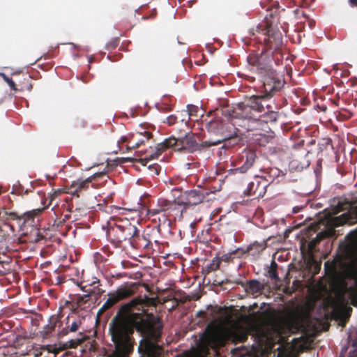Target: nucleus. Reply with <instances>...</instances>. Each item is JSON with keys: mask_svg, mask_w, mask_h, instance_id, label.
<instances>
[{"mask_svg": "<svg viewBox=\"0 0 357 357\" xmlns=\"http://www.w3.org/2000/svg\"><path fill=\"white\" fill-rule=\"evenodd\" d=\"M154 298L139 296L122 305L109 324V334L114 351L107 357H129L135 344L136 330L143 337L138 347L140 357H163V348L159 345L162 324L146 307L154 305Z\"/></svg>", "mask_w": 357, "mask_h": 357, "instance_id": "f257e3e1", "label": "nucleus"}, {"mask_svg": "<svg viewBox=\"0 0 357 357\" xmlns=\"http://www.w3.org/2000/svg\"><path fill=\"white\" fill-rule=\"evenodd\" d=\"M282 86L280 79L268 77L263 81L261 95L251 96L238 105L240 114L243 119V124L239 125L243 130L237 129L239 134H243L244 130H257L263 123L277 121L280 105L276 102L275 96Z\"/></svg>", "mask_w": 357, "mask_h": 357, "instance_id": "f03ea898", "label": "nucleus"}, {"mask_svg": "<svg viewBox=\"0 0 357 357\" xmlns=\"http://www.w3.org/2000/svg\"><path fill=\"white\" fill-rule=\"evenodd\" d=\"M214 312L220 315L209 322L202 337V342L207 348L217 351L224 347L228 341L235 344L244 342L248 340V333L245 330H225L220 324L223 322V309L215 307Z\"/></svg>", "mask_w": 357, "mask_h": 357, "instance_id": "7ed1b4c3", "label": "nucleus"}, {"mask_svg": "<svg viewBox=\"0 0 357 357\" xmlns=\"http://www.w3.org/2000/svg\"><path fill=\"white\" fill-rule=\"evenodd\" d=\"M251 40L259 43L262 49L276 57L280 61L282 56L280 50L283 45V37L281 31L276 25L267 18L258 24L255 29L249 31Z\"/></svg>", "mask_w": 357, "mask_h": 357, "instance_id": "20e7f679", "label": "nucleus"}, {"mask_svg": "<svg viewBox=\"0 0 357 357\" xmlns=\"http://www.w3.org/2000/svg\"><path fill=\"white\" fill-rule=\"evenodd\" d=\"M357 203V191L354 194L351 201L339 202L336 208L335 213L346 211L342 215L335 217L331 220L332 227H328L324 231L317 234L314 241L319 243L326 238L336 236V231L334 227L342 225L344 224L354 225L357 222V206L354 204Z\"/></svg>", "mask_w": 357, "mask_h": 357, "instance_id": "39448f33", "label": "nucleus"}, {"mask_svg": "<svg viewBox=\"0 0 357 357\" xmlns=\"http://www.w3.org/2000/svg\"><path fill=\"white\" fill-rule=\"evenodd\" d=\"M173 148L174 150L181 151L185 150L188 152L192 153L203 147L202 143L199 144L194 135H185L184 137L175 138L171 137L166 139L162 143H159L155 147V151L150 155H147L145 158L139 159V162L146 166L148 162L151 159L158 158L161 153L168 148Z\"/></svg>", "mask_w": 357, "mask_h": 357, "instance_id": "423d86ee", "label": "nucleus"}, {"mask_svg": "<svg viewBox=\"0 0 357 357\" xmlns=\"http://www.w3.org/2000/svg\"><path fill=\"white\" fill-rule=\"evenodd\" d=\"M274 60L277 65H279V61H277L276 57L265 51L264 49L261 50H251L248 56L247 61L248 66L251 71L256 73L262 76H265V80L268 77H275V70L273 69L271 63Z\"/></svg>", "mask_w": 357, "mask_h": 357, "instance_id": "0eeeda50", "label": "nucleus"}, {"mask_svg": "<svg viewBox=\"0 0 357 357\" xmlns=\"http://www.w3.org/2000/svg\"><path fill=\"white\" fill-rule=\"evenodd\" d=\"M136 292V287L133 284H126L119 287L116 291L108 293V298L99 309L97 315L101 316L107 310L112 309L120 301L133 296Z\"/></svg>", "mask_w": 357, "mask_h": 357, "instance_id": "6e6552de", "label": "nucleus"}, {"mask_svg": "<svg viewBox=\"0 0 357 357\" xmlns=\"http://www.w3.org/2000/svg\"><path fill=\"white\" fill-rule=\"evenodd\" d=\"M225 124L222 121L215 119L211 120L206 124V128L208 132L215 135L218 138L215 139H208L202 142L203 146H216L222 142H226L232 139L231 135H225Z\"/></svg>", "mask_w": 357, "mask_h": 357, "instance_id": "1a4fd4ad", "label": "nucleus"}, {"mask_svg": "<svg viewBox=\"0 0 357 357\" xmlns=\"http://www.w3.org/2000/svg\"><path fill=\"white\" fill-rule=\"evenodd\" d=\"M105 174V172H98L86 179H77L73 181L68 187V193L77 197L83 196L89 190L96 188L95 184L93 183V181L102 177Z\"/></svg>", "mask_w": 357, "mask_h": 357, "instance_id": "9d476101", "label": "nucleus"}, {"mask_svg": "<svg viewBox=\"0 0 357 357\" xmlns=\"http://www.w3.org/2000/svg\"><path fill=\"white\" fill-rule=\"evenodd\" d=\"M258 158L255 151L251 149H245L241 154L240 162L241 165L235 169L229 170V174H235L236 173H246L257 162Z\"/></svg>", "mask_w": 357, "mask_h": 357, "instance_id": "9b49d317", "label": "nucleus"}, {"mask_svg": "<svg viewBox=\"0 0 357 357\" xmlns=\"http://www.w3.org/2000/svg\"><path fill=\"white\" fill-rule=\"evenodd\" d=\"M122 225L123 219L121 218H114L108 222L107 237L108 240L116 246H119L123 242Z\"/></svg>", "mask_w": 357, "mask_h": 357, "instance_id": "f8f14e48", "label": "nucleus"}, {"mask_svg": "<svg viewBox=\"0 0 357 357\" xmlns=\"http://www.w3.org/2000/svg\"><path fill=\"white\" fill-rule=\"evenodd\" d=\"M211 193L208 192L204 189L192 190L185 191L179 198L187 208L188 206H195L203 202L206 199V196Z\"/></svg>", "mask_w": 357, "mask_h": 357, "instance_id": "ddd939ff", "label": "nucleus"}, {"mask_svg": "<svg viewBox=\"0 0 357 357\" xmlns=\"http://www.w3.org/2000/svg\"><path fill=\"white\" fill-rule=\"evenodd\" d=\"M268 186V183L266 181L260 176H255L254 180L249 183L244 194L259 199L264 196Z\"/></svg>", "mask_w": 357, "mask_h": 357, "instance_id": "4468645a", "label": "nucleus"}, {"mask_svg": "<svg viewBox=\"0 0 357 357\" xmlns=\"http://www.w3.org/2000/svg\"><path fill=\"white\" fill-rule=\"evenodd\" d=\"M100 286V280L97 278H93L91 282L89 281H83L79 284L81 289L87 293L86 295L81 297L78 300V303L80 304L81 302L84 301L85 298L89 297L91 295H94L97 297H100L104 292L105 290L99 287Z\"/></svg>", "mask_w": 357, "mask_h": 357, "instance_id": "2eb2a0df", "label": "nucleus"}, {"mask_svg": "<svg viewBox=\"0 0 357 357\" xmlns=\"http://www.w3.org/2000/svg\"><path fill=\"white\" fill-rule=\"evenodd\" d=\"M61 209H63V211L60 213L59 211L60 210L59 206H55L52 208L54 215V217H52L53 222L52 224V230L62 226L63 222L70 218V215L69 213L63 214L65 210L68 213L71 212L72 210V208L68 204V199H66V203L61 205Z\"/></svg>", "mask_w": 357, "mask_h": 357, "instance_id": "dca6fc26", "label": "nucleus"}, {"mask_svg": "<svg viewBox=\"0 0 357 357\" xmlns=\"http://www.w3.org/2000/svg\"><path fill=\"white\" fill-rule=\"evenodd\" d=\"M151 137L152 134L150 132L145 131L144 134L141 132L132 134L129 139L127 137H122L121 141L128 142V149H135L148 141Z\"/></svg>", "mask_w": 357, "mask_h": 357, "instance_id": "f3484780", "label": "nucleus"}, {"mask_svg": "<svg viewBox=\"0 0 357 357\" xmlns=\"http://www.w3.org/2000/svg\"><path fill=\"white\" fill-rule=\"evenodd\" d=\"M170 203V201L160 199L158 200V205L155 208L149 209L148 214L150 215V217L161 215V217L158 218L159 221H161L162 218L163 222H165L167 220L166 215L168 213Z\"/></svg>", "mask_w": 357, "mask_h": 357, "instance_id": "a211bd4d", "label": "nucleus"}, {"mask_svg": "<svg viewBox=\"0 0 357 357\" xmlns=\"http://www.w3.org/2000/svg\"><path fill=\"white\" fill-rule=\"evenodd\" d=\"M186 210L185 206L181 202L180 198L178 201L171 202L169 206V211L167 216V220L171 221L172 220H181L183 218V213Z\"/></svg>", "mask_w": 357, "mask_h": 357, "instance_id": "6ab92c4d", "label": "nucleus"}, {"mask_svg": "<svg viewBox=\"0 0 357 357\" xmlns=\"http://www.w3.org/2000/svg\"><path fill=\"white\" fill-rule=\"evenodd\" d=\"M121 229H123V241H128L130 244L132 243L134 238H136V235L139 230L132 225L130 221L127 219H123V225L121 226Z\"/></svg>", "mask_w": 357, "mask_h": 357, "instance_id": "aec40b11", "label": "nucleus"}, {"mask_svg": "<svg viewBox=\"0 0 357 357\" xmlns=\"http://www.w3.org/2000/svg\"><path fill=\"white\" fill-rule=\"evenodd\" d=\"M45 208H37L21 215V220L22 225L24 226H34L36 225V218L42 213Z\"/></svg>", "mask_w": 357, "mask_h": 357, "instance_id": "412c9836", "label": "nucleus"}, {"mask_svg": "<svg viewBox=\"0 0 357 357\" xmlns=\"http://www.w3.org/2000/svg\"><path fill=\"white\" fill-rule=\"evenodd\" d=\"M264 174L260 176L261 178L268 183V185L273 182L276 178L280 176H284V174L277 167H271L263 171Z\"/></svg>", "mask_w": 357, "mask_h": 357, "instance_id": "4be33fe9", "label": "nucleus"}, {"mask_svg": "<svg viewBox=\"0 0 357 357\" xmlns=\"http://www.w3.org/2000/svg\"><path fill=\"white\" fill-rule=\"evenodd\" d=\"M67 324V328L62 329L61 335H66L69 332L77 331L82 324V320L79 317H68Z\"/></svg>", "mask_w": 357, "mask_h": 357, "instance_id": "5701e85b", "label": "nucleus"}, {"mask_svg": "<svg viewBox=\"0 0 357 357\" xmlns=\"http://www.w3.org/2000/svg\"><path fill=\"white\" fill-rule=\"evenodd\" d=\"M349 340L352 343V349L350 350L348 357H357V331L349 334ZM347 349V347H343L340 357H345Z\"/></svg>", "mask_w": 357, "mask_h": 357, "instance_id": "b1692460", "label": "nucleus"}, {"mask_svg": "<svg viewBox=\"0 0 357 357\" xmlns=\"http://www.w3.org/2000/svg\"><path fill=\"white\" fill-rule=\"evenodd\" d=\"M130 245L136 249H149L151 247V242L145 236H140L138 231Z\"/></svg>", "mask_w": 357, "mask_h": 357, "instance_id": "393cba45", "label": "nucleus"}, {"mask_svg": "<svg viewBox=\"0 0 357 357\" xmlns=\"http://www.w3.org/2000/svg\"><path fill=\"white\" fill-rule=\"evenodd\" d=\"M220 262L221 259L219 257H214L211 262L202 267V274L206 276L210 273L217 271L220 268Z\"/></svg>", "mask_w": 357, "mask_h": 357, "instance_id": "a878e982", "label": "nucleus"}, {"mask_svg": "<svg viewBox=\"0 0 357 357\" xmlns=\"http://www.w3.org/2000/svg\"><path fill=\"white\" fill-rule=\"evenodd\" d=\"M264 289V285L257 280L248 281L245 291L248 294H256L260 293Z\"/></svg>", "mask_w": 357, "mask_h": 357, "instance_id": "bb28decb", "label": "nucleus"}, {"mask_svg": "<svg viewBox=\"0 0 357 357\" xmlns=\"http://www.w3.org/2000/svg\"><path fill=\"white\" fill-rule=\"evenodd\" d=\"M199 111V109L195 105H188V109L183 111L181 112V116L183 118L181 119V121L182 123H184L186 126H188V119L191 116H197V113Z\"/></svg>", "mask_w": 357, "mask_h": 357, "instance_id": "cd10ccee", "label": "nucleus"}, {"mask_svg": "<svg viewBox=\"0 0 357 357\" xmlns=\"http://www.w3.org/2000/svg\"><path fill=\"white\" fill-rule=\"evenodd\" d=\"M266 248V244L264 243L255 242L250 244L246 250L247 252L255 256L260 254Z\"/></svg>", "mask_w": 357, "mask_h": 357, "instance_id": "c85d7f7f", "label": "nucleus"}, {"mask_svg": "<svg viewBox=\"0 0 357 357\" xmlns=\"http://www.w3.org/2000/svg\"><path fill=\"white\" fill-rule=\"evenodd\" d=\"M337 268V261L335 260H333L332 261H327L324 264V270L326 274L327 275H333L335 273Z\"/></svg>", "mask_w": 357, "mask_h": 357, "instance_id": "c756f323", "label": "nucleus"}, {"mask_svg": "<svg viewBox=\"0 0 357 357\" xmlns=\"http://www.w3.org/2000/svg\"><path fill=\"white\" fill-rule=\"evenodd\" d=\"M12 271L11 264L8 261H0V275H5Z\"/></svg>", "mask_w": 357, "mask_h": 357, "instance_id": "7c9ffc66", "label": "nucleus"}, {"mask_svg": "<svg viewBox=\"0 0 357 357\" xmlns=\"http://www.w3.org/2000/svg\"><path fill=\"white\" fill-rule=\"evenodd\" d=\"M30 192H31V190H25L24 188L21 184L19 183L17 185H13L12 193L18 195H28Z\"/></svg>", "mask_w": 357, "mask_h": 357, "instance_id": "2f4dec72", "label": "nucleus"}, {"mask_svg": "<svg viewBox=\"0 0 357 357\" xmlns=\"http://www.w3.org/2000/svg\"><path fill=\"white\" fill-rule=\"evenodd\" d=\"M278 264L275 261H273L271 263V268L268 271V275L271 279L278 280V275L277 272Z\"/></svg>", "mask_w": 357, "mask_h": 357, "instance_id": "473e14b6", "label": "nucleus"}, {"mask_svg": "<svg viewBox=\"0 0 357 357\" xmlns=\"http://www.w3.org/2000/svg\"><path fill=\"white\" fill-rule=\"evenodd\" d=\"M4 210V218L10 220H21V215H19L17 212H8L5 208Z\"/></svg>", "mask_w": 357, "mask_h": 357, "instance_id": "72a5a7b5", "label": "nucleus"}, {"mask_svg": "<svg viewBox=\"0 0 357 357\" xmlns=\"http://www.w3.org/2000/svg\"><path fill=\"white\" fill-rule=\"evenodd\" d=\"M160 166L157 163H153L148 165V169L151 172V173L158 175L160 172Z\"/></svg>", "mask_w": 357, "mask_h": 357, "instance_id": "f704fd0d", "label": "nucleus"}, {"mask_svg": "<svg viewBox=\"0 0 357 357\" xmlns=\"http://www.w3.org/2000/svg\"><path fill=\"white\" fill-rule=\"evenodd\" d=\"M84 340V336L81 338L72 339L68 342L70 348H76L79 344H80Z\"/></svg>", "mask_w": 357, "mask_h": 357, "instance_id": "c9c22d12", "label": "nucleus"}, {"mask_svg": "<svg viewBox=\"0 0 357 357\" xmlns=\"http://www.w3.org/2000/svg\"><path fill=\"white\" fill-rule=\"evenodd\" d=\"M56 326V321L54 319L53 321H50L49 324L46 325L44 328L45 334L47 335L54 330Z\"/></svg>", "mask_w": 357, "mask_h": 357, "instance_id": "e433bc0d", "label": "nucleus"}, {"mask_svg": "<svg viewBox=\"0 0 357 357\" xmlns=\"http://www.w3.org/2000/svg\"><path fill=\"white\" fill-rule=\"evenodd\" d=\"M178 118L177 116L172 114L167 117L163 122L167 123L169 126H172L177 123Z\"/></svg>", "mask_w": 357, "mask_h": 357, "instance_id": "4c0bfd02", "label": "nucleus"}, {"mask_svg": "<svg viewBox=\"0 0 357 357\" xmlns=\"http://www.w3.org/2000/svg\"><path fill=\"white\" fill-rule=\"evenodd\" d=\"M3 79L7 82V84H8V86L10 87V89L12 90L17 91L16 84L11 78H10L6 75H3Z\"/></svg>", "mask_w": 357, "mask_h": 357, "instance_id": "58836bf2", "label": "nucleus"}, {"mask_svg": "<svg viewBox=\"0 0 357 357\" xmlns=\"http://www.w3.org/2000/svg\"><path fill=\"white\" fill-rule=\"evenodd\" d=\"M233 254H234V252L229 253V254H225L220 258L219 257V259H221V261H225V262H229L232 259L231 255Z\"/></svg>", "mask_w": 357, "mask_h": 357, "instance_id": "ea45409f", "label": "nucleus"}, {"mask_svg": "<svg viewBox=\"0 0 357 357\" xmlns=\"http://www.w3.org/2000/svg\"><path fill=\"white\" fill-rule=\"evenodd\" d=\"M197 317H202L203 319H208V314L205 311H199L197 313Z\"/></svg>", "mask_w": 357, "mask_h": 357, "instance_id": "a19ab883", "label": "nucleus"}, {"mask_svg": "<svg viewBox=\"0 0 357 357\" xmlns=\"http://www.w3.org/2000/svg\"><path fill=\"white\" fill-rule=\"evenodd\" d=\"M314 274H317L319 273L320 268H321V264L319 263H317L315 261H314Z\"/></svg>", "mask_w": 357, "mask_h": 357, "instance_id": "79ce46f5", "label": "nucleus"}, {"mask_svg": "<svg viewBox=\"0 0 357 357\" xmlns=\"http://www.w3.org/2000/svg\"><path fill=\"white\" fill-rule=\"evenodd\" d=\"M348 3L352 8L357 7V0H348Z\"/></svg>", "mask_w": 357, "mask_h": 357, "instance_id": "37998d69", "label": "nucleus"}, {"mask_svg": "<svg viewBox=\"0 0 357 357\" xmlns=\"http://www.w3.org/2000/svg\"><path fill=\"white\" fill-rule=\"evenodd\" d=\"M172 106H162L160 108V110L161 111H170L172 110Z\"/></svg>", "mask_w": 357, "mask_h": 357, "instance_id": "c03bdc74", "label": "nucleus"}, {"mask_svg": "<svg viewBox=\"0 0 357 357\" xmlns=\"http://www.w3.org/2000/svg\"><path fill=\"white\" fill-rule=\"evenodd\" d=\"M56 197V195L55 194H53V195H51L50 198V204H52V202H53L54 199Z\"/></svg>", "mask_w": 357, "mask_h": 357, "instance_id": "a18cd8bd", "label": "nucleus"}, {"mask_svg": "<svg viewBox=\"0 0 357 357\" xmlns=\"http://www.w3.org/2000/svg\"><path fill=\"white\" fill-rule=\"evenodd\" d=\"M1 218H4V210H3V208H2V210L1 211L0 210V219Z\"/></svg>", "mask_w": 357, "mask_h": 357, "instance_id": "49530a36", "label": "nucleus"}, {"mask_svg": "<svg viewBox=\"0 0 357 357\" xmlns=\"http://www.w3.org/2000/svg\"><path fill=\"white\" fill-rule=\"evenodd\" d=\"M174 301L175 304L172 306V308L176 307L178 305V301L176 298H174Z\"/></svg>", "mask_w": 357, "mask_h": 357, "instance_id": "de8ad7c7", "label": "nucleus"}, {"mask_svg": "<svg viewBox=\"0 0 357 357\" xmlns=\"http://www.w3.org/2000/svg\"><path fill=\"white\" fill-rule=\"evenodd\" d=\"M248 79L250 81V82H253L255 80V77H252V76H248Z\"/></svg>", "mask_w": 357, "mask_h": 357, "instance_id": "09e8293b", "label": "nucleus"}, {"mask_svg": "<svg viewBox=\"0 0 357 357\" xmlns=\"http://www.w3.org/2000/svg\"><path fill=\"white\" fill-rule=\"evenodd\" d=\"M321 108H322V110H323V111H326V107H324V106H323Z\"/></svg>", "mask_w": 357, "mask_h": 357, "instance_id": "8fccbe9b", "label": "nucleus"}, {"mask_svg": "<svg viewBox=\"0 0 357 357\" xmlns=\"http://www.w3.org/2000/svg\"><path fill=\"white\" fill-rule=\"evenodd\" d=\"M31 88H32V86H31V85H30V86H29V90H31Z\"/></svg>", "mask_w": 357, "mask_h": 357, "instance_id": "3c124183", "label": "nucleus"}, {"mask_svg": "<svg viewBox=\"0 0 357 357\" xmlns=\"http://www.w3.org/2000/svg\"><path fill=\"white\" fill-rule=\"evenodd\" d=\"M34 357H38L36 355Z\"/></svg>", "mask_w": 357, "mask_h": 357, "instance_id": "603ef678", "label": "nucleus"}]
</instances>
